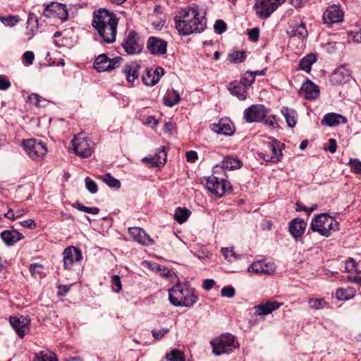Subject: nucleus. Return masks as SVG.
Returning <instances> with one entry per match:
<instances>
[{"label": "nucleus", "mask_w": 361, "mask_h": 361, "mask_svg": "<svg viewBox=\"0 0 361 361\" xmlns=\"http://www.w3.org/2000/svg\"><path fill=\"white\" fill-rule=\"evenodd\" d=\"M164 73L161 67H157L155 69L147 68L142 75V82L146 85L153 86L159 82Z\"/></svg>", "instance_id": "18"}, {"label": "nucleus", "mask_w": 361, "mask_h": 361, "mask_svg": "<svg viewBox=\"0 0 361 361\" xmlns=\"http://www.w3.org/2000/svg\"><path fill=\"white\" fill-rule=\"evenodd\" d=\"M121 61L120 57L109 59L106 54H100L94 62V68L98 72L109 71L118 67Z\"/></svg>", "instance_id": "10"}, {"label": "nucleus", "mask_w": 361, "mask_h": 361, "mask_svg": "<svg viewBox=\"0 0 361 361\" xmlns=\"http://www.w3.org/2000/svg\"><path fill=\"white\" fill-rule=\"evenodd\" d=\"M140 68V65L136 62H131L125 65L123 71L129 82H133L138 78Z\"/></svg>", "instance_id": "29"}, {"label": "nucleus", "mask_w": 361, "mask_h": 361, "mask_svg": "<svg viewBox=\"0 0 361 361\" xmlns=\"http://www.w3.org/2000/svg\"><path fill=\"white\" fill-rule=\"evenodd\" d=\"M281 303L276 301L269 300L265 303H261L255 305L253 309L259 316H266L271 314L273 311L279 309Z\"/></svg>", "instance_id": "26"}, {"label": "nucleus", "mask_w": 361, "mask_h": 361, "mask_svg": "<svg viewBox=\"0 0 361 361\" xmlns=\"http://www.w3.org/2000/svg\"><path fill=\"white\" fill-rule=\"evenodd\" d=\"M190 212L186 208L178 207L174 212V219L179 224H183L187 221Z\"/></svg>", "instance_id": "36"}, {"label": "nucleus", "mask_w": 361, "mask_h": 361, "mask_svg": "<svg viewBox=\"0 0 361 361\" xmlns=\"http://www.w3.org/2000/svg\"><path fill=\"white\" fill-rule=\"evenodd\" d=\"M72 145L75 153L79 157L86 158L92 155L93 143L82 135L75 136L72 140Z\"/></svg>", "instance_id": "8"}, {"label": "nucleus", "mask_w": 361, "mask_h": 361, "mask_svg": "<svg viewBox=\"0 0 361 361\" xmlns=\"http://www.w3.org/2000/svg\"><path fill=\"white\" fill-rule=\"evenodd\" d=\"M343 19V12L339 6L332 5L329 6L323 14L324 23L328 26L334 23H338Z\"/></svg>", "instance_id": "14"}, {"label": "nucleus", "mask_w": 361, "mask_h": 361, "mask_svg": "<svg viewBox=\"0 0 361 361\" xmlns=\"http://www.w3.org/2000/svg\"><path fill=\"white\" fill-rule=\"evenodd\" d=\"M0 236L6 246H12L24 238V235L16 230L4 231Z\"/></svg>", "instance_id": "27"}, {"label": "nucleus", "mask_w": 361, "mask_h": 361, "mask_svg": "<svg viewBox=\"0 0 361 361\" xmlns=\"http://www.w3.org/2000/svg\"><path fill=\"white\" fill-rule=\"evenodd\" d=\"M267 109L262 104H254L245 109L243 116L247 123L261 122L267 114Z\"/></svg>", "instance_id": "11"}, {"label": "nucleus", "mask_w": 361, "mask_h": 361, "mask_svg": "<svg viewBox=\"0 0 361 361\" xmlns=\"http://www.w3.org/2000/svg\"><path fill=\"white\" fill-rule=\"evenodd\" d=\"M281 113H282L283 116L286 118L287 125L289 127H290V128L294 127L295 126V124H296V122H297V121H296V116H297L296 111L294 109H290V108L283 106L281 109Z\"/></svg>", "instance_id": "34"}, {"label": "nucleus", "mask_w": 361, "mask_h": 361, "mask_svg": "<svg viewBox=\"0 0 361 361\" xmlns=\"http://www.w3.org/2000/svg\"><path fill=\"white\" fill-rule=\"evenodd\" d=\"M308 303L310 307L315 310L323 309L328 305L324 298H312Z\"/></svg>", "instance_id": "43"}, {"label": "nucleus", "mask_w": 361, "mask_h": 361, "mask_svg": "<svg viewBox=\"0 0 361 361\" xmlns=\"http://www.w3.org/2000/svg\"><path fill=\"white\" fill-rule=\"evenodd\" d=\"M118 22V18L114 13L106 9H100L94 13L92 24L103 40L111 44L116 41Z\"/></svg>", "instance_id": "2"}, {"label": "nucleus", "mask_w": 361, "mask_h": 361, "mask_svg": "<svg viewBox=\"0 0 361 361\" xmlns=\"http://www.w3.org/2000/svg\"><path fill=\"white\" fill-rule=\"evenodd\" d=\"M213 353L216 355L223 353H229L238 347L235 337L230 334H222L219 338L211 341Z\"/></svg>", "instance_id": "5"}, {"label": "nucleus", "mask_w": 361, "mask_h": 361, "mask_svg": "<svg viewBox=\"0 0 361 361\" xmlns=\"http://www.w3.org/2000/svg\"><path fill=\"white\" fill-rule=\"evenodd\" d=\"M147 48L153 55H163L166 52L167 42L156 37H149L147 40Z\"/></svg>", "instance_id": "17"}, {"label": "nucleus", "mask_w": 361, "mask_h": 361, "mask_svg": "<svg viewBox=\"0 0 361 361\" xmlns=\"http://www.w3.org/2000/svg\"><path fill=\"white\" fill-rule=\"evenodd\" d=\"M198 156L195 151H189L186 152V159L190 162H195L197 160Z\"/></svg>", "instance_id": "61"}, {"label": "nucleus", "mask_w": 361, "mask_h": 361, "mask_svg": "<svg viewBox=\"0 0 361 361\" xmlns=\"http://www.w3.org/2000/svg\"><path fill=\"white\" fill-rule=\"evenodd\" d=\"M269 151L271 152V155L265 159L267 161L276 162L279 161L280 157L282 155L281 150L279 149V142H269L267 145Z\"/></svg>", "instance_id": "33"}, {"label": "nucleus", "mask_w": 361, "mask_h": 361, "mask_svg": "<svg viewBox=\"0 0 361 361\" xmlns=\"http://www.w3.org/2000/svg\"><path fill=\"white\" fill-rule=\"evenodd\" d=\"M73 207L80 211L92 214H97L99 212V209L98 207H88L81 204L79 202L75 203Z\"/></svg>", "instance_id": "45"}, {"label": "nucleus", "mask_w": 361, "mask_h": 361, "mask_svg": "<svg viewBox=\"0 0 361 361\" xmlns=\"http://www.w3.org/2000/svg\"><path fill=\"white\" fill-rule=\"evenodd\" d=\"M307 227V223L300 218H295L289 223V232L291 235L298 240L303 235Z\"/></svg>", "instance_id": "24"}, {"label": "nucleus", "mask_w": 361, "mask_h": 361, "mask_svg": "<svg viewBox=\"0 0 361 361\" xmlns=\"http://www.w3.org/2000/svg\"><path fill=\"white\" fill-rule=\"evenodd\" d=\"M221 250L224 258L230 262L238 260L242 257V255L235 254L232 249L222 247Z\"/></svg>", "instance_id": "41"}, {"label": "nucleus", "mask_w": 361, "mask_h": 361, "mask_svg": "<svg viewBox=\"0 0 361 361\" xmlns=\"http://www.w3.org/2000/svg\"><path fill=\"white\" fill-rule=\"evenodd\" d=\"M180 100V95L178 91L174 89L167 90L164 98L163 102L165 106L172 107L177 104Z\"/></svg>", "instance_id": "31"}, {"label": "nucleus", "mask_w": 361, "mask_h": 361, "mask_svg": "<svg viewBox=\"0 0 361 361\" xmlns=\"http://www.w3.org/2000/svg\"><path fill=\"white\" fill-rule=\"evenodd\" d=\"M122 47L128 54H135L141 52L142 43L137 33L131 30L124 39Z\"/></svg>", "instance_id": "9"}, {"label": "nucleus", "mask_w": 361, "mask_h": 361, "mask_svg": "<svg viewBox=\"0 0 361 361\" xmlns=\"http://www.w3.org/2000/svg\"><path fill=\"white\" fill-rule=\"evenodd\" d=\"M10 324L20 338H23L29 330L30 320L25 316L10 317Z\"/></svg>", "instance_id": "13"}, {"label": "nucleus", "mask_w": 361, "mask_h": 361, "mask_svg": "<svg viewBox=\"0 0 361 361\" xmlns=\"http://www.w3.org/2000/svg\"><path fill=\"white\" fill-rule=\"evenodd\" d=\"M355 295V290L353 288H338L336 290V296L339 300H348Z\"/></svg>", "instance_id": "37"}, {"label": "nucleus", "mask_w": 361, "mask_h": 361, "mask_svg": "<svg viewBox=\"0 0 361 361\" xmlns=\"http://www.w3.org/2000/svg\"><path fill=\"white\" fill-rule=\"evenodd\" d=\"M34 59V53L31 51H27L23 55V61H25L28 65L32 64Z\"/></svg>", "instance_id": "56"}, {"label": "nucleus", "mask_w": 361, "mask_h": 361, "mask_svg": "<svg viewBox=\"0 0 361 361\" xmlns=\"http://www.w3.org/2000/svg\"><path fill=\"white\" fill-rule=\"evenodd\" d=\"M214 28L217 34H221L226 30L227 26L224 20H217L214 23Z\"/></svg>", "instance_id": "50"}, {"label": "nucleus", "mask_w": 361, "mask_h": 361, "mask_svg": "<svg viewBox=\"0 0 361 361\" xmlns=\"http://www.w3.org/2000/svg\"><path fill=\"white\" fill-rule=\"evenodd\" d=\"M43 269V266L39 264H32L30 266V271L33 276L40 274Z\"/></svg>", "instance_id": "53"}, {"label": "nucleus", "mask_w": 361, "mask_h": 361, "mask_svg": "<svg viewBox=\"0 0 361 361\" xmlns=\"http://www.w3.org/2000/svg\"><path fill=\"white\" fill-rule=\"evenodd\" d=\"M44 15L46 16H56L62 20L68 18V10L66 5L59 3H53L47 6Z\"/></svg>", "instance_id": "22"}, {"label": "nucleus", "mask_w": 361, "mask_h": 361, "mask_svg": "<svg viewBox=\"0 0 361 361\" xmlns=\"http://www.w3.org/2000/svg\"><path fill=\"white\" fill-rule=\"evenodd\" d=\"M34 361H57V358L53 352L44 350L37 354Z\"/></svg>", "instance_id": "40"}, {"label": "nucleus", "mask_w": 361, "mask_h": 361, "mask_svg": "<svg viewBox=\"0 0 361 361\" xmlns=\"http://www.w3.org/2000/svg\"><path fill=\"white\" fill-rule=\"evenodd\" d=\"M206 187L211 193L218 197H221L232 189L230 182L226 178L216 176L214 173L207 178Z\"/></svg>", "instance_id": "6"}, {"label": "nucleus", "mask_w": 361, "mask_h": 361, "mask_svg": "<svg viewBox=\"0 0 361 361\" xmlns=\"http://www.w3.org/2000/svg\"><path fill=\"white\" fill-rule=\"evenodd\" d=\"M316 61V56L314 54H308L300 61V68L306 72H309L312 65Z\"/></svg>", "instance_id": "38"}, {"label": "nucleus", "mask_w": 361, "mask_h": 361, "mask_svg": "<svg viewBox=\"0 0 361 361\" xmlns=\"http://www.w3.org/2000/svg\"><path fill=\"white\" fill-rule=\"evenodd\" d=\"M324 149L325 150L329 151L331 154H334L336 152L337 149V145L336 142L334 139H329V146L328 147H324Z\"/></svg>", "instance_id": "59"}, {"label": "nucleus", "mask_w": 361, "mask_h": 361, "mask_svg": "<svg viewBox=\"0 0 361 361\" xmlns=\"http://www.w3.org/2000/svg\"><path fill=\"white\" fill-rule=\"evenodd\" d=\"M355 261L352 258H349L345 262V269L347 272H350L355 268Z\"/></svg>", "instance_id": "60"}, {"label": "nucleus", "mask_w": 361, "mask_h": 361, "mask_svg": "<svg viewBox=\"0 0 361 361\" xmlns=\"http://www.w3.org/2000/svg\"><path fill=\"white\" fill-rule=\"evenodd\" d=\"M99 178L110 188L115 189H118L121 188V182L119 180L111 176L109 173L101 175L99 176Z\"/></svg>", "instance_id": "35"}, {"label": "nucleus", "mask_w": 361, "mask_h": 361, "mask_svg": "<svg viewBox=\"0 0 361 361\" xmlns=\"http://www.w3.org/2000/svg\"><path fill=\"white\" fill-rule=\"evenodd\" d=\"M154 166L160 167L165 164L166 161V152L165 147H162L157 153L153 157Z\"/></svg>", "instance_id": "39"}, {"label": "nucleus", "mask_w": 361, "mask_h": 361, "mask_svg": "<svg viewBox=\"0 0 361 361\" xmlns=\"http://www.w3.org/2000/svg\"><path fill=\"white\" fill-rule=\"evenodd\" d=\"M169 331L167 328H162L159 330L154 329L152 333L155 339H161Z\"/></svg>", "instance_id": "54"}, {"label": "nucleus", "mask_w": 361, "mask_h": 361, "mask_svg": "<svg viewBox=\"0 0 361 361\" xmlns=\"http://www.w3.org/2000/svg\"><path fill=\"white\" fill-rule=\"evenodd\" d=\"M1 21L4 25L12 27L18 22V19L16 16H11L6 18H1Z\"/></svg>", "instance_id": "51"}, {"label": "nucleus", "mask_w": 361, "mask_h": 361, "mask_svg": "<svg viewBox=\"0 0 361 361\" xmlns=\"http://www.w3.org/2000/svg\"><path fill=\"white\" fill-rule=\"evenodd\" d=\"M23 147L27 155L35 161L42 159L47 152L45 144L35 139L24 140Z\"/></svg>", "instance_id": "7"}, {"label": "nucleus", "mask_w": 361, "mask_h": 361, "mask_svg": "<svg viewBox=\"0 0 361 361\" xmlns=\"http://www.w3.org/2000/svg\"><path fill=\"white\" fill-rule=\"evenodd\" d=\"M287 32L291 37H298L301 39H305L308 35L305 24L302 22L300 24L290 26Z\"/></svg>", "instance_id": "30"}, {"label": "nucleus", "mask_w": 361, "mask_h": 361, "mask_svg": "<svg viewBox=\"0 0 361 361\" xmlns=\"http://www.w3.org/2000/svg\"><path fill=\"white\" fill-rule=\"evenodd\" d=\"M275 270L274 264L266 263L263 260L253 262L249 267L247 271L255 274H270Z\"/></svg>", "instance_id": "25"}, {"label": "nucleus", "mask_w": 361, "mask_h": 361, "mask_svg": "<svg viewBox=\"0 0 361 361\" xmlns=\"http://www.w3.org/2000/svg\"><path fill=\"white\" fill-rule=\"evenodd\" d=\"M246 57V54L243 51H235L228 55V59L233 63L243 62Z\"/></svg>", "instance_id": "42"}, {"label": "nucleus", "mask_w": 361, "mask_h": 361, "mask_svg": "<svg viewBox=\"0 0 361 361\" xmlns=\"http://www.w3.org/2000/svg\"><path fill=\"white\" fill-rule=\"evenodd\" d=\"M351 78V71L347 65H343L333 72L330 80L334 85H341L348 82Z\"/></svg>", "instance_id": "16"}, {"label": "nucleus", "mask_w": 361, "mask_h": 361, "mask_svg": "<svg viewBox=\"0 0 361 361\" xmlns=\"http://www.w3.org/2000/svg\"><path fill=\"white\" fill-rule=\"evenodd\" d=\"M11 82L6 76L0 75V90H7L11 87Z\"/></svg>", "instance_id": "57"}, {"label": "nucleus", "mask_w": 361, "mask_h": 361, "mask_svg": "<svg viewBox=\"0 0 361 361\" xmlns=\"http://www.w3.org/2000/svg\"><path fill=\"white\" fill-rule=\"evenodd\" d=\"M27 100L35 106H39L41 97L38 94L32 93L28 96Z\"/></svg>", "instance_id": "55"}, {"label": "nucleus", "mask_w": 361, "mask_h": 361, "mask_svg": "<svg viewBox=\"0 0 361 361\" xmlns=\"http://www.w3.org/2000/svg\"><path fill=\"white\" fill-rule=\"evenodd\" d=\"M261 122H263L265 125L272 127H277L278 123L276 122V116H267V114L264 116V120H262Z\"/></svg>", "instance_id": "52"}, {"label": "nucleus", "mask_w": 361, "mask_h": 361, "mask_svg": "<svg viewBox=\"0 0 361 361\" xmlns=\"http://www.w3.org/2000/svg\"><path fill=\"white\" fill-rule=\"evenodd\" d=\"M210 128L218 134L225 135H231L235 131L234 127L228 118H222L218 123H212Z\"/></svg>", "instance_id": "20"}, {"label": "nucleus", "mask_w": 361, "mask_h": 361, "mask_svg": "<svg viewBox=\"0 0 361 361\" xmlns=\"http://www.w3.org/2000/svg\"><path fill=\"white\" fill-rule=\"evenodd\" d=\"M169 298L173 305L186 307H192L198 300L192 288H183L180 283L169 290Z\"/></svg>", "instance_id": "3"}, {"label": "nucleus", "mask_w": 361, "mask_h": 361, "mask_svg": "<svg viewBox=\"0 0 361 361\" xmlns=\"http://www.w3.org/2000/svg\"><path fill=\"white\" fill-rule=\"evenodd\" d=\"M229 90L233 95L236 96L240 100H244L247 97L245 85L237 82L231 83Z\"/></svg>", "instance_id": "32"}, {"label": "nucleus", "mask_w": 361, "mask_h": 361, "mask_svg": "<svg viewBox=\"0 0 361 361\" xmlns=\"http://www.w3.org/2000/svg\"><path fill=\"white\" fill-rule=\"evenodd\" d=\"M215 284V281L213 279H205L203 282L202 287L206 290L212 289Z\"/></svg>", "instance_id": "63"}, {"label": "nucleus", "mask_w": 361, "mask_h": 361, "mask_svg": "<svg viewBox=\"0 0 361 361\" xmlns=\"http://www.w3.org/2000/svg\"><path fill=\"white\" fill-rule=\"evenodd\" d=\"M300 94L307 100L315 99L319 93V90L317 85L307 80L301 86L300 90Z\"/></svg>", "instance_id": "23"}, {"label": "nucleus", "mask_w": 361, "mask_h": 361, "mask_svg": "<svg viewBox=\"0 0 361 361\" xmlns=\"http://www.w3.org/2000/svg\"><path fill=\"white\" fill-rule=\"evenodd\" d=\"M167 361H185V356L182 351L173 349L166 355Z\"/></svg>", "instance_id": "44"}, {"label": "nucleus", "mask_w": 361, "mask_h": 361, "mask_svg": "<svg viewBox=\"0 0 361 361\" xmlns=\"http://www.w3.org/2000/svg\"><path fill=\"white\" fill-rule=\"evenodd\" d=\"M255 8L260 18H267L277 8L273 0H257Z\"/></svg>", "instance_id": "15"}, {"label": "nucleus", "mask_w": 361, "mask_h": 361, "mask_svg": "<svg viewBox=\"0 0 361 361\" xmlns=\"http://www.w3.org/2000/svg\"><path fill=\"white\" fill-rule=\"evenodd\" d=\"M338 223L332 216L326 213L317 214L312 220L310 229L321 235L329 237L333 231L338 229Z\"/></svg>", "instance_id": "4"}, {"label": "nucleus", "mask_w": 361, "mask_h": 361, "mask_svg": "<svg viewBox=\"0 0 361 361\" xmlns=\"http://www.w3.org/2000/svg\"><path fill=\"white\" fill-rule=\"evenodd\" d=\"M351 171L357 174H361V161L357 159H350L348 162Z\"/></svg>", "instance_id": "47"}, {"label": "nucleus", "mask_w": 361, "mask_h": 361, "mask_svg": "<svg viewBox=\"0 0 361 361\" xmlns=\"http://www.w3.org/2000/svg\"><path fill=\"white\" fill-rule=\"evenodd\" d=\"M248 35H249L250 39L252 41L256 42L258 39L259 35V28L258 27H254V28L250 29L248 31Z\"/></svg>", "instance_id": "58"}, {"label": "nucleus", "mask_w": 361, "mask_h": 361, "mask_svg": "<svg viewBox=\"0 0 361 361\" xmlns=\"http://www.w3.org/2000/svg\"><path fill=\"white\" fill-rule=\"evenodd\" d=\"M85 188L91 193L95 194L98 191V187L95 181L90 178L89 177L85 179Z\"/></svg>", "instance_id": "46"}, {"label": "nucleus", "mask_w": 361, "mask_h": 361, "mask_svg": "<svg viewBox=\"0 0 361 361\" xmlns=\"http://www.w3.org/2000/svg\"><path fill=\"white\" fill-rule=\"evenodd\" d=\"M347 119L341 114L336 113L326 114L322 120V124L327 126H336L341 123H345Z\"/></svg>", "instance_id": "28"}, {"label": "nucleus", "mask_w": 361, "mask_h": 361, "mask_svg": "<svg viewBox=\"0 0 361 361\" xmlns=\"http://www.w3.org/2000/svg\"><path fill=\"white\" fill-rule=\"evenodd\" d=\"M21 225L23 227L28 228L30 229H33L36 227V223L32 219L25 220L21 222Z\"/></svg>", "instance_id": "64"}, {"label": "nucleus", "mask_w": 361, "mask_h": 361, "mask_svg": "<svg viewBox=\"0 0 361 361\" xmlns=\"http://www.w3.org/2000/svg\"><path fill=\"white\" fill-rule=\"evenodd\" d=\"M176 28L183 35H189L193 32L202 31L205 25V19L199 16L198 7L192 6L182 9L174 18Z\"/></svg>", "instance_id": "1"}, {"label": "nucleus", "mask_w": 361, "mask_h": 361, "mask_svg": "<svg viewBox=\"0 0 361 361\" xmlns=\"http://www.w3.org/2000/svg\"><path fill=\"white\" fill-rule=\"evenodd\" d=\"M128 233L135 241L143 245H151L154 243L150 236L140 227L129 228Z\"/></svg>", "instance_id": "19"}, {"label": "nucleus", "mask_w": 361, "mask_h": 361, "mask_svg": "<svg viewBox=\"0 0 361 361\" xmlns=\"http://www.w3.org/2000/svg\"><path fill=\"white\" fill-rule=\"evenodd\" d=\"M37 21H38L37 18L35 14H33V13L29 14L27 21V23L28 25H31L32 26H34L37 28V25H38Z\"/></svg>", "instance_id": "62"}, {"label": "nucleus", "mask_w": 361, "mask_h": 361, "mask_svg": "<svg viewBox=\"0 0 361 361\" xmlns=\"http://www.w3.org/2000/svg\"><path fill=\"white\" fill-rule=\"evenodd\" d=\"M235 288L231 286H224L221 290V295L222 297L232 298L235 296Z\"/></svg>", "instance_id": "48"}, {"label": "nucleus", "mask_w": 361, "mask_h": 361, "mask_svg": "<svg viewBox=\"0 0 361 361\" xmlns=\"http://www.w3.org/2000/svg\"><path fill=\"white\" fill-rule=\"evenodd\" d=\"M62 255L65 269H71L75 263L79 262L82 259L80 250L73 246L66 247Z\"/></svg>", "instance_id": "12"}, {"label": "nucleus", "mask_w": 361, "mask_h": 361, "mask_svg": "<svg viewBox=\"0 0 361 361\" xmlns=\"http://www.w3.org/2000/svg\"><path fill=\"white\" fill-rule=\"evenodd\" d=\"M112 288L114 291L119 293L122 288V284L120 277L118 275H114L111 277Z\"/></svg>", "instance_id": "49"}, {"label": "nucleus", "mask_w": 361, "mask_h": 361, "mask_svg": "<svg viewBox=\"0 0 361 361\" xmlns=\"http://www.w3.org/2000/svg\"><path fill=\"white\" fill-rule=\"evenodd\" d=\"M243 166L242 161L235 156H226L222 161L221 167L216 165L214 169V173H218V169L223 170H235L241 168Z\"/></svg>", "instance_id": "21"}]
</instances>
